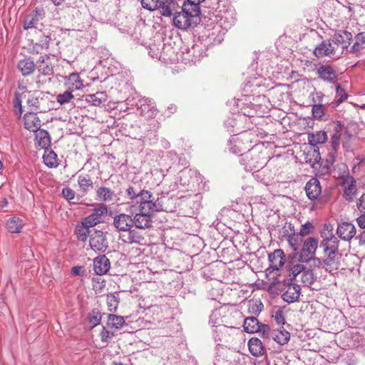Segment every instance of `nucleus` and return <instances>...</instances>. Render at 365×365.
Instances as JSON below:
<instances>
[{
	"instance_id": "nucleus-45",
	"label": "nucleus",
	"mask_w": 365,
	"mask_h": 365,
	"mask_svg": "<svg viewBox=\"0 0 365 365\" xmlns=\"http://www.w3.org/2000/svg\"><path fill=\"white\" fill-rule=\"evenodd\" d=\"M107 305L110 312H115L118 306V300L114 294L107 296Z\"/></svg>"
},
{
	"instance_id": "nucleus-63",
	"label": "nucleus",
	"mask_w": 365,
	"mask_h": 365,
	"mask_svg": "<svg viewBox=\"0 0 365 365\" xmlns=\"http://www.w3.org/2000/svg\"><path fill=\"white\" fill-rule=\"evenodd\" d=\"M24 99L21 98V96L19 97L18 96H15V98L14 99V106L16 109H19V112L20 114L22 113L21 110V101Z\"/></svg>"
},
{
	"instance_id": "nucleus-35",
	"label": "nucleus",
	"mask_w": 365,
	"mask_h": 365,
	"mask_svg": "<svg viewBox=\"0 0 365 365\" xmlns=\"http://www.w3.org/2000/svg\"><path fill=\"white\" fill-rule=\"evenodd\" d=\"M18 68L24 76H29L34 72L35 64L29 58H25L19 62Z\"/></svg>"
},
{
	"instance_id": "nucleus-22",
	"label": "nucleus",
	"mask_w": 365,
	"mask_h": 365,
	"mask_svg": "<svg viewBox=\"0 0 365 365\" xmlns=\"http://www.w3.org/2000/svg\"><path fill=\"white\" fill-rule=\"evenodd\" d=\"M110 263L105 255L98 256L93 261V269L97 275H103L108 272Z\"/></svg>"
},
{
	"instance_id": "nucleus-54",
	"label": "nucleus",
	"mask_w": 365,
	"mask_h": 365,
	"mask_svg": "<svg viewBox=\"0 0 365 365\" xmlns=\"http://www.w3.org/2000/svg\"><path fill=\"white\" fill-rule=\"evenodd\" d=\"M312 97V101L314 104H322L321 103L323 101L324 98V95L321 91H315L310 94Z\"/></svg>"
},
{
	"instance_id": "nucleus-4",
	"label": "nucleus",
	"mask_w": 365,
	"mask_h": 365,
	"mask_svg": "<svg viewBox=\"0 0 365 365\" xmlns=\"http://www.w3.org/2000/svg\"><path fill=\"white\" fill-rule=\"evenodd\" d=\"M139 197L140 200L137 202L139 203L140 211L153 215L163 210L159 198H155L150 192L143 190L140 192Z\"/></svg>"
},
{
	"instance_id": "nucleus-48",
	"label": "nucleus",
	"mask_w": 365,
	"mask_h": 365,
	"mask_svg": "<svg viewBox=\"0 0 365 365\" xmlns=\"http://www.w3.org/2000/svg\"><path fill=\"white\" fill-rule=\"evenodd\" d=\"M37 68L39 72L46 76H49L53 73V67L50 62L38 65Z\"/></svg>"
},
{
	"instance_id": "nucleus-62",
	"label": "nucleus",
	"mask_w": 365,
	"mask_h": 365,
	"mask_svg": "<svg viewBox=\"0 0 365 365\" xmlns=\"http://www.w3.org/2000/svg\"><path fill=\"white\" fill-rule=\"evenodd\" d=\"M313 227L312 225L309 222H307L304 225L302 226V228L300 230V235L302 236L307 235L310 233L311 229Z\"/></svg>"
},
{
	"instance_id": "nucleus-2",
	"label": "nucleus",
	"mask_w": 365,
	"mask_h": 365,
	"mask_svg": "<svg viewBox=\"0 0 365 365\" xmlns=\"http://www.w3.org/2000/svg\"><path fill=\"white\" fill-rule=\"evenodd\" d=\"M240 162L247 171H259L265 165L267 158L259 147L254 146L241 155Z\"/></svg>"
},
{
	"instance_id": "nucleus-14",
	"label": "nucleus",
	"mask_w": 365,
	"mask_h": 365,
	"mask_svg": "<svg viewBox=\"0 0 365 365\" xmlns=\"http://www.w3.org/2000/svg\"><path fill=\"white\" fill-rule=\"evenodd\" d=\"M355 226L350 222H343L338 225L337 235L344 241H350L356 235Z\"/></svg>"
},
{
	"instance_id": "nucleus-20",
	"label": "nucleus",
	"mask_w": 365,
	"mask_h": 365,
	"mask_svg": "<svg viewBox=\"0 0 365 365\" xmlns=\"http://www.w3.org/2000/svg\"><path fill=\"white\" fill-rule=\"evenodd\" d=\"M126 234L122 235L120 238L127 244H135L138 245H143L145 244V237L135 230H130L127 231Z\"/></svg>"
},
{
	"instance_id": "nucleus-27",
	"label": "nucleus",
	"mask_w": 365,
	"mask_h": 365,
	"mask_svg": "<svg viewBox=\"0 0 365 365\" xmlns=\"http://www.w3.org/2000/svg\"><path fill=\"white\" fill-rule=\"evenodd\" d=\"M271 338L280 345L287 344L290 339V334L284 329H274L271 333Z\"/></svg>"
},
{
	"instance_id": "nucleus-61",
	"label": "nucleus",
	"mask_w": 365,
	"mask_h": 365,
	"mask_svg": "<svg viewBox=\"0 0 365 365\" xmlns=\"http://www.w3.org/2000/svg\"><path fill=\"white\" fill-rule=\"evenodd\" d=\"M102 341H108V340L113 337V334L110 333L108 330L103 327V329L100 334Z\"/></svg>"
},
{
	"instance_id": "nucleus-9",
	"label": "nucleus",
	"mask_w": 365,
	"mask_h": 365,
	"mask_svg": "<svg viewBox=\"0 0 365 365\" xmlns=\"http://www.w3.org/2000/svg\"><path fill=\"white\" fill-rule=\"evenodd\" d=\"M316 73L320 79L328 83H334L337 78L336 68L329 64H319L316 67Z\"/></svg>"
},
{
	"instance_id": "nucleus-15",
	"label": "nucleus",
	"mask_w": 365,
	"mask_h": 365,
	"mask_svg": "<svg viewBox=\"0 0 365 365\" xmlns=\"http://www.w3.org/2000/svg\"><path fill=\"white\" fill-rule=\"evenodd\" d=\"M178 8V3L174 0H160V6L158 9L162 16L165 17H173Z\"/></svg>"
},
{
	"instance_id": "nucleus-6",
	"label": "nucleus",
	"mask_w": 365,
	"mask_h": 365,
	"mask_svg": "<svg viewBox=\"0 0 365 365\" xmlns=\"http://www.w3.org/2000/svg\"><path fill=\"white\" fill-rule=\"evenodd\" d=\"M217 329H213V338L216 342L229 341L234 336L237 335L240 332L238 327L234 326H226L225 324L217 326Z\"/></svg>"
},
{
	"instance_id": "nucleus-5",
	"label": "nucleus",
	"mask_w": 365,
	"mask_h": 365,
	"mask_svg": "<svg viewBox=\"0 0 365 365\" xmlns=\"http://www.w3.org/2000/svg\"><path fill=\"white\" fill-rule=\"evenodd\" d=\"M44 94L38 91L33 93L27 92L21 94V98L24 99L27 105L31 107V110L46 111L47 99L44 98Z\"/></svg>"
},
{
	"instance_id": "nucleus-28",
	"label": "nucleus",
	"mask_w": 365,
	"mask_h": 365,
	"mask_svg": "<svg viewBox=\"0 0 365 365\" xmlns=\"http://www.w3.org/2000/svg\"><path fill=\"white\" fill-rule=\"evenodd\" d=\"M36 144L41 148L46 149L51 144V138L48 132L45 130L36 131Z\"/></svg>"
},
{
	"instance_id": "nucleus-56",
	"label": "nucleus",
	"mask_w": 365,
	"mask_h": 365,
	"mask_svg": "<svg viewBox=\"0 0 365 365\" xmlns=\"http://www.w3.org/2000/svg\"><path fill=\"white\" fill-rule=\"evenodd\" d=\"M341 134L336 132L331 138V145L334 150H336L340 144Z\"/></svg>"
},
{
	"instance_id": "nucleus-41",
	"label": "nucleus",
	"mask_w": 365,
	"mask_h": 365,
	"mask_svg": "<svg viewBox=\"0 0 365 365\" xmlns=\"http://www.w3.org/2000/svg\"><path fill=\"white\" fill-rule=\"evenodd\" d=\"M73 92V91H71L68 88L67 91L63 92V93H59L56 96L57 102L61 105L70 102L71 100L74 98V96L72 93Z\"/></svg>"
},
{
	"instance_id": "nucleus-17",
	"label": "nucleus",
	"mask_w": 365,
	"mask_h": 365,
	"mask_svg": "<svg viewBox=\"0 0 365 365\" xmlns=\"http://www.w3.org/2000/svg\"><path fill=\"white\" fill-rule=\"evenodd\" d=\"M301 288L296 284H288L282 297L284 301L288 303H292L298 300L300 296Z\"/></svg>"
},
{
	"instance_id": "nucleus-3",
	"label": "nucleus",
	"mask_w": 365,
	"mask_h": 365,
	"mask_svg": "<svg viewBox=\"0 0 365 365\" xmlns=\"http://www.w3.org/2000/svg\"><path fill=\"white\" fill-rule=\"evenodd\" d=\"M200 22V14L184 6L181 11L175 13L173 17V24L178 29L185 31L196 26Z\"/></svg>"
},
{
	"instance_id": "nucleus-59",
	"label": "nucleus",
	"mask_w": 365,
	"mask_h": 365,
	"mask_svg": "<svg viewBox=\"0 0 365 365\" xmlns=\"http://www.w3.org/2000/svg\"><path fill=\"white\" fill-rule=\"evenodd\" d=\"M157 113L158 110L155 108V104L153 103V106H151L150 108L148 110L147 112H145L142 115L146 118H152L157 115Z\"/></svg>"
},
{
	"instance_id": "nucleus-32",
	"label": "nucleus",
	"mask_w": 365,
	"mask_h": 365,
	"mask_svg": "<svg viewBox=\"0 0 365 365\" xmlns=\"http://www.w3.org/2000/svg\"><path fill=\"white\" fill-rule=\"evenodd\" d=\"M108 96L105 92H97L94 94H89L86 100L94 106H99L107 101Z\"/></svg>"
},
{
	"instance_id": "nucleus-60",
	"label": "nucleus",
	"mask_w": 365,
	"mask_h": 365,
	"mask_svg": "<svg viewBox=\"0 0 365 365\" xmlns=\"http://www.w3.org/2000/svg\"><path fill=\"white\" fill-rule=\"evenodd\" d=\"M126 192L130 200L136 199V202L138 200H140V192L138 193H136L135 189L133 187H129L126 190Z\"/></svg>"
},
{
	"instance_id": "nucleus-52",
	"label": "nucleus",
	"mask_w": 365,
	"mask_h": 365,
	"mask_svg": "<svg viewBox=\"0 0 365 365\" xmlns=\"http://www.w3.org/2000/svg\"><path fill=\"white\" fill-rule=\"evenodd\" d=\"M204 0H187V4H185L184 6H188V8L195 10V12L200 14L199 4L203 1Z\"/></svg>"
},
{
	"instance_id": "nucleus-39",
	"label": "nucleus",
	"mask_w": 365,
	"mask_h": 365,
	"mask_svg": "<svg viewBox=\"0 0 365 365\" xmlns=\"http://www.w3.org/2000/svg\"><path fill=\"white\" fill-rule=\"evenodd\" d=\"M98 198L104 202L112 201L114 197V192L109 188L101 187L96 191Z\"/></svg>"
},
{
	"instance_id": "nucleus-64",
	"label": "nucleus",
	"mask_w": 365,
	"mask_h": 365,
	"mask_svg": "<svg viewBox=\"0 0 365 365\" xmlns=\"http://www.w3.org/2000/svg\"><path fill=\"white\" fill-rule=\"evenodd\" d=\"M357 207L361 212H365V193L360 197Z\"/></svg>"
},
{
	"instance_id": "nucleus-31",
	"label": "nucleus",
	"mask_w": 365,
	"mask_h": 365,
	"mask_svg": "<svg viewBox=\"0 0 365 365\" xmlns=\"http://www.w3.org/2000/svg\"><path fill=\"white\" fill-rule=\"evenodd\" d=\"M78 184L81 190L86 194L93 188V181L91 176L88 174H81L78 175Z\"/></svg>"
},
{
	"instance_id": "nucleus-46",
	"label": "nucleus",
	"mask_w": 365,
	"mask_h": 365,
	"mask_svg": "<svg viewBox=\"0 0 365 365\" xmlns=\"http://www.w3.org/2000/svg\"><path fill=\"white\" fill-rule=\"evenodd\" d=\"M301 280L306 286L311 285L314 281V274L310 269H307L301 275Z\"/></svg>"
},
{
	"instance_id": "nucleus-16",
	"label": "nucleus",
	"mask_w": 365,
	"mask_h": 365,
	"mask_svg": "<svg viewBox=\"0 0 365 365\" xmlns=\"http://www.w3.org/2000/svg\"><path fill=\"white\" fill-rule=\"evenodd\" d=\"M325 254L339 252V241L336 237L330 234L329 236L324 237L320 244Z\"/></svg>"
},
{
	"instance_id": "nucleus-43",
	"label": "nucleus",
	"mask_w": 365,
	"mask_h": 365,
	"mask_svg": "<svg viewBox=\"0 0 365 365\" xmlns=\"http://www.w3.org/2000/svg\"><path fill=\"white\" fill-rule=\"evenodd\" d=\"M160 0H141L142 6L148 11H153L158 9Z\"/></svg>"
},
{
	"instance_id": "nucleus-55",
	"label": "nucleus",
	"mask_w": 365,
	"mask_h": 365,
	"mask_svg": "<svg viewBox=\"0 0 365 365\" xmlns=\"http://www.w3.org/2000/svg\"><path fill=\"white\" fill-rule=\"evenodd\" d=\"M312 156L313 157V159H311V158L309 160L307 159V162L309 163L312 165V166L314 168L315 165L319 163V161L321 159V156H320V153H319V150H314L312 151Z\"/></svg>"
},
{
	"instance_id": "nucleus-42",
	"label": "nucleus",
	"mask_w": 365,
	"mask_h": 365,
	"mask_svg": "<svg viewBox=\"0 0 365 365\" xmlns=\"http://www.w3.org/2000/svg\"><path fill=\"white\" fill-rule=\"evenodd\" d=\"M326 106L322 104H314L312 108V115L315 119H320L324 115Z\"/></svg>"
},
{
	"instance_id": "nucleus-49",
	"label": "nucleus",
	"mask_w": 365,
	"mask_h": 365,
	"mask_svg": "<svg viewBox=\"0 0 365 365\" xmlns=\"http://www.w3.org/2000/svg\"><path fill=\"white\" fill-rule=\"evenodd\" d=\"M304 262L309 264L308 269H310L312 268H319L323 264V261H322L319 257H316L315 255L312 256V257H309V259Z\"/></svg>"
},
{
	"instance_id": "nucleus-8",
	"label": "nucleus",
	"mask_w": 365,
	"mask_h": 365,
	"mask_svg": "<svg viewBox=\"0 0 365 365\" xmlns=\"http://www.w3.org/2000/svg\"><path fill=\"white\" fill-rule=\"evenodd\" d=\"M89 244L93 251L104 252L108 247V242L105 233L100 230H96L91 235Z\"/></svg>"
},
{
	"instance_id": "nucleus-33",
	"label": "nucleus",
	"mask_w": 365,
	"mask_h": 365,
	"mask_svg": "<svg viewBox=\"0 0 365 365\" xmlns=\"http://www.w3.org/2000/svg\"><path fill=\"white\" fill-rule=\"evenodd\" d=\"M260 324L256 317H250L245 319L243 327L245 331L247 333H257L260 329Z\"/></svg>"
},
{
	"instance_id": "nucleus-21",
	"label": "nucleus",
	"mask_w": 365,
	"mask_h": 365,
	"mask_svg": "<svg viewBox=\"0 0 365 365\" xmlns=\"http://www.w3.org/2000/svg\"><path fill=\"white\" fill-rule=\"evenodd\" d=\"M44 11L43 9H36L35 11L28 14L24 20V27L25 29L35 28L38 21L43 19Z\"/></svg>"
},
{
	"instance_id": "nucleus-11",
	"label": "nucleus",
	"mask_w": 365,
	"mask_h": 365,
	"mask_svg": "<svg viewBox=\"0 0 365 365\" xmlns=\"http://www.w3.org/2000/svg\"><path fill=\"white\" fill-rule=\"evenodd\" d=\"M113 225L119 232H127L133 226V218L130 215L120 213L113 217Z\"/></svg>"
},
{
	"instance_id": "nucleus-25",
	"label": "nucleus",
	"mask_w": 365,
	"mask_h": 365,
	"mask_svg": "<svg viewBox=\"0 0 365 365\" xmlns=\"http://www.w3.org/2000/svg\"><path fill=\"white\" fill-rule=\"evenodd\" d=\"M248 347L250 352L254 356L259 357L265 353L262 342L258 338H251L248 341Z\"/></svg>"
},
{
	"instance_id": "nucleus-57",
	"label": "nucleus",
	"mask_w": 365,
	"mask_h": 365,
	"mask_svg": "<svg viewBox=\"0 0 365 365\" xmlns=\"http://www.w3.org/2000/svg\"><path fill=\"white\" fill-rule=\"evenodd\" d=\"M62 195L67 200H71L75 198L76 192L70 187H63L62 190Z\"/></svg>"
},
{
	"instance_id": "nucleus-47",
	"label": "nucleus",
	"mask_w": 365,
	"mask_h": 365,
	"mask_svg": "<svg viewBox=\"0 0 365 365\" xmlns=\"http://www.w3.org/2000/svg\"><path fill=\"white\" fill-rule=\"evenodd\" d=\"M347 94L344 89L341 88L339 85L336 86V106L339 105L342 102H344L347 98Z\"/></svg>"
},
{
	"instance_id": "nucleus-40",
	"label": "nucleus",
	"mask_w": 365,
	"mask_h": 365,
	"mask_svg": "<svg viewBox=\"0 0 365 365\" xmlns=\"http://www.w3.org/2000/svg\"><path fill=\"white\" fill-rule=\"evenodd\" d=\"M224 320L222 317V314L220 310L215 309L212 311V314L210 316L209 324L213 328V329H217L218 328L217 326L223 325Z\"/></svg>"
},
{
	"instance_id": "nucleus-38",
	"label": "nucleus",
	"mask_w": 365,
	"mask_h": 365,
	"mask_svg": "<svg viewBox=\"0 0 365 365\" xmlns=\"http://www.w3.org/2000/svg\"><path fill=\"white\" fill-rule=\"evenodd\" d=\"M125 324L124 318L121 316H118L115 314H108L107 325L108 327L119 329L122 328Z\"/></svg>"
},
{
	"instance_id": "nucleus-26",
	"label": "nucleus",
	"mask_w": 365,
	"mask_h": 365,
	"mask_svg": "<svg viewBox=\"0 0 365 365\" xmlns=\"http://www.w3.org/2000/svg\"><path fill=\"white\" fill-rule=\"evenodd\" d=\"M64 79L67 88L71 91H75L83 86V81L77 73H73L68 76H65Z\"/></svg>"
},
{
	"instance_id": "nucleus-23",
	"label": "nucleus",
	"mask_w": 365,
	"mask_h": 365,
	"mask_svg": "<svg viewBox=\"0 0 365 365\" xmlns=\"http://www.w3.org/2000/svg\"><path fill=\"white\" fill-rule=\"evenodd\" d=\"M24 119L26 129L32 132H36L40 129L41 120L34 111L25 114Z\"/></svg>"
},
{
	"instance_id": "nucleus-12",
	"label": "nucleus",
	"mask_w": 365,
	"mask_h": 365,
	"mask_svg": "<svg viewBox=\"0 0 365 365\" xmlns=\"http://www.w3.org/2000/svg\"><path fill=\"white\" fill-rule=\"evenodd\" d=\"M341 186L344 187V197L348 201H352L356 195V185L355 179L349 175L343 178Z\"/></svg>"
},
{
	"instance_id": "nucleus-29",
	"label": "nucleus",
	"mask_w": 365,
	"mask_h": 365,
	"mask_svg": "<svg viewBox=\"0 0 365 365\" xmlns=\"http://www.w3.org/2000/svg\"><path fill=\"white\" fill-rule=\"evenodd\" d=\"M24 223L22 219L18 217H12L6 221V227L11 233H19Z\"/></svg>"
},
{
	"instance_id": "nucleus-24",
	"label": "nucleus",
	"mask_w": 365,
	"mask_h": 365,
	"mask_svg": "<svg viewBox=\"0 0 365 365\" xmlns=\"http://www.w3.org/2000/svg\"><path fill=\"white\" fill-rule=\"evenodd\" d=\"M152 215L140 211L133 218V225L140 229H145L152 225Z\"/></svg>"
},
{
	"instance_id": "nucleus-51",
	"label": "nucleus",
	"mask_w": 365,
	"mask_h": 365,
	"mask_svg": "<svg viewBox=\"0 0 365 365\" xmlns=\"http://www.w3.org/2000/svg\"><path fill=\"white\" fill-rule=\"evenodd\" d=\"M101 275L92 278L93 287L96 290H101L105 287V282L100 277Z\"/></svg>"
},
{
	"instance_id": "nucleus-13",
	"label": "nucleus",
	"mask_w": 365,
	"mask_h": 365,
	"mask_svg": "<svg viewBox=\"0 0 365 365\" xmlns=\"http://www.w3.org/2000/svg\"><path fill=\"white\" fill-rule=\"evenodd\" d=\"M107 212V206L104 204H100L93 210L91 215L85 217L83 220H85L86 224H88L93 227L102 221L103 217L106 215Z\"/></svg>"
},
{
	"instance_id": "nucleus-1",
	"label": "nucleus",
	"mask_w": 365,
	"mask_h": 365,
	"mask_svg": "<svg viewBox=\"0 0 365 365\" xmlns=\"http://www.w3.org/2000/svg\"><path fill=\"white\" fill-rule=\"evenodd\" d=\"M352 35L350 32L340 31L332 38L323 41L319 44L315 48L314 54L319 58L326 56L334 60L339 59L347 50Z\"/></svg>"
},
{
	"instance_id": "nucleus-10",
	"label": "nucleus",
	"mask_w": 365,
	"mask_h": 365,
	"mask_svg": "<svg viewBox=\"0 0 365 365\" xmlns=\"http://www.w3.org/2000/svg\"><path fill=\"white\" fill-rule=\"evenodd\" d=\"M323 260V267L326 271L334 274L337 272L341 267V254L339 252L328 253Z\"/></svg>"
},
{
	"instance_id": "nucleus-50",
	"label": "nucleus",
	"mask_w": 365,
	"mask_h": 365,
	"mask_svg": "<svg viewBox=\"0 0 365 365\" xmlns=\"http://www.w3.org/2000/svg\"><path fill=\"white\" fill-rule=\"evenodd\" d=\"M153 103H154L151 99L145 98L141 100L140 106L138 108L140 115H143L145 112H147V110L150 108L151 106H153Z\"/></svg>"
},
{
	"instance_id": "nucleus-44",
	"label": "nucleus",
	"mask_w": 365,
	"mask_h": 365,
	"mask_svg": "<svg viewBox=\"0 0 365 365\" xmlns=\"http://www.w3.org/2000/svg\"><path fill=\"white\" fill-rule=\"evenodd\" d=\"M307 269L306 267L302 264L298 263L293 265L290 269L289 276L292 279H295L298 275L301 274Z\"/></svg>"
},
{
	"instance_id": "nucleus-53",
	"label": "nucleus",
	"mask_w": 365,
	"mask_h": 365,
	"mask_svg": "<svg viewBox=\"0 0 365 365\" xmlns=\"http://www.w3.org/2000/svg\"><path fill=\"white\" fill-rule=\"evenodd\" d=\"M272 318L277 324H284L285 323V317L282 310L277 309L273 314Z\"/></svg>"
},
{
	"instance_id": "nucleus-18",
	"label": "nucleus",
	"mask_w": 365,
	"mask_h": 365,
	"mask_svg": "<svg viewBox=\"0 0 365 365\" xmlns=\"http://www.w3.org/2000/svg\"><path fill=\"white\" fill-rule=\"evenodd\" d=\"M284 253L282 250H276L272 253L269 254V260L270 264L267 271H269L270 269L272 270H279L284 264Z\"/></svg>"
},
{
	"instance_id": "nucleus-34",
	"label": "nucleus",
	"mask_w": 365,
	"mask_h": 365,
	"mask_svg": "<svg viewBox=\"0 0 365 365\" xmlns=\"http://www.w3.org/2000/svg\"><path fill=\"white\" fill-rule=\"evenodd\" d=\"M92 225H89L88 224L85 223V220H83L80 225H78L76 228L75 233L78 240L85 242L88 236L90 233V227H92Z\"/></svg>"
},
{
	"instance_id": "nucleus-7",
	"label": "nucleus",
	"mask_w": 365,
	"mask_h": 365,
	"mask_svg": "<svg viewBox=\"0 0 365 365\" xmlns=\"http://www.w3.org/2000/svg\"><path fill=\"white\" fill-rule=\"evenodd\" d=\"M319 240L315 237L307 238L302 245V247L299 255V261L304 263L309 257L315 255L316 251L318 248Z\"/></svg>"
},
{
	"instance_id": "nucleus-30",
	"label": "nucleus",
	"mask_w": 365,
	"mask_h": 365,
	"mask_svg": "<svg viewBox=\"0 0 365 365\" xmlns=\"http://www.w3.org/2000/svg\"><path fill=\"white\" fill-rule=\"evenodd\" d=\"M43 158L45 165L48 168H56L59 165L57 155L50 148L45 149Z\"/></svg>"
},
{
	"instance_id": "nucleus-58",
	"label": "nucleus",
	"mask_w": 365,
	"mask_h": 365,
	"mask_svg": "<svg viewBox=\"0 0 365 365\" xmlns=\"http://www.w3.org/2000/svg\"><path fill=\"white\" fill-rule=\"evenodd\" d=\"M259 327L260 329L257 332L260 333L264 338H270L272 331H270L269 327L262 324H261Z\"/></svg>"
},
{
	"instance_id": "nucleus-36",
	"label": "nucleus",
	"mask_w": 365,
	"mask_h": 365,
	"mask_svg": "<svg viewBox=\"0 0 365 365\" xmlns=\"http://www.w3.org/2000/svg\"><path fill=\"white\" fill-rule=\"evenodd\" d=\"M327 140V133L324 130H319L314 133L309 134L308 140L312 145L322 144Z\"/></svg>"
},
{
	"instance_id": "nucleus-37",
	"label": "nucleus",
	"mask_w": 365,
	"mask_h": 365,
	"mask_svg": "<svg viewBox=\"0 0 365 365\" xmlns=\"http://www.w3.org/2000/svg\"><path fill=\"white\" fill-rule=\"evenodd\" d=\"M365 48V32L359 33L355 36V43L351 47L350 52L353 53H359Z\"/></svg>"
},
{
	"instance_id": "nucleus-19",
	"label": "nucleus",
	"mask_w": 365,
	"mask_h": 365,
	"mask_svg": "<svg viewBox=\"0 0 365 365\" xmlns=\"http://www.w3.org/2000/svg\"><path fill=\"white\" fill-rule=\"evenodd\" d=\"M305 190L309 199L313 200L317 199L322 192L320 182L317 178H311L306 184Z\"/></svg>"
}]
</instances>
